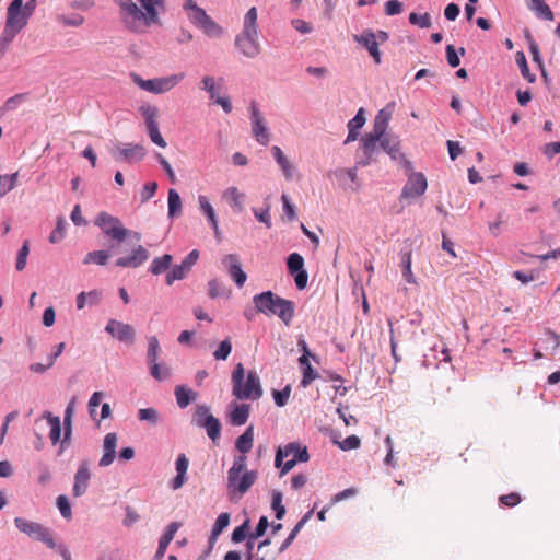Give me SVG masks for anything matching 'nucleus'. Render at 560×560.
Listing matches in <instances>:
<instances>
[{"label": "nucleus", "instance_id": "1", "mask_svg": "<svg viewBox=\"0 0 560 560\" xmlns=\"http://www.w3.org/2000/svg\"><path fill=\"white\" fill-rule=\"evenodd\" d=\"M120 19L132 33L143 34L152 25L160 23V9L163 0H117Z\"/></svg>", "mask_w": 560, "mask_h": 560}, {"label": "nucleus", "instance_id": "2", "mask_svg": "<svg viewBox=\"0 0 560 560\" xmlns=\"http://www.w3.org/2000/svg\"><path fill=\"white\" fill-rule=\"evenodd\" d=\"M37 7V0H28L25 4L23 0H13L7 10V19L3 33L0 37V49L5 50L13 38L28 23Z\"/></svg>", "mask_w": 560, "mask_h": 560}, {"label": "nucleus", "instance_id": "3", "mask_svg": "<svg viewBox=\"0 0 560 560\" xmlns=\"http://www.w3.org/2000/svg\"><path fill=\"white\" fill-rule=\"evenodd\" d=\"M244 366L237 363L232 372L233 395L237 399H258L262 395L260 381L256 372L249 371L244 383Z\"/></svg>", "mask_w": 560, "mask_h": 560}, {"label": "nucleus", "instance_id": "4", "mask_svg": "<svg viewBox=\"0 0 560 560\" xmlns=\"http://www.w3.org/2000/svg\"><path fill=\"white\" fill-rule=\"evenodd\" d=\"M310 459L306 447H301L299 443H289L283 448L279 447L276 454L275 464L282 467L281 476L289 472L298 462H307Z\"/></svg>", "mask_w": 560, "mask_h": 560}, {"label": "nucleus", "instance_id": "5", "mask_svg": "<svg viewBox=\"0 0 560 560\" xmlns=\"http://www.w3.org/2000/svg\"><path fill=\"white\" fill-rule=\"evenodd\" d=\"M132 79L133 82L142 90L154 94H162L171 91L177 84H179L185 79V73L179 72L168 77L155 78L150 80H144L140 78L138 74H132Z\"/></svg>", "mask_w": 560, "mask_h": 560}, {"label": "nucleus", "instance_id": "6", "mask_svg": "<svg viewBox=\"0 0 560 560\" xmlns=\"http://www.w3.org/2000/svg\"><path fill=\"white\" fill-rule=\"evenodd\" d=\"M94 223L102 230L104 235L117 243H122L130 233L117 217L107 212L98 213Z\"/></svg>", "mask_w": 560, "mask_h": 560}, {"label": "nucleus", "instance_id": "7", "mask_svg": "<svg viewBox=\"0 0 560 560\" xmlns=\"http://www.w3.org/2000/svg\"><path fill=\"white\" fill-rule=\"evenodd\" d=\"M257 479L255 470L244 471L241 475L228 476V490L230 498H241L245 494Z\"/></svg>", "mask_w": 560, "mask_h": 560}, {"label": "nucleus", "instance_id": "8", "mask_svg": "<svg viewBox=\"0 0 560 560\" xmlns=\"http://www.w3.org/2000/svg\"><path fill=\"white\" fill-rule=\"evenodd\" d=\"M14 523H15L16 527L21 532L25 533L26 535L32 536L39 541H43L49 548L56 547V544H55V540H54L51 534L42 524L36 523V522H31V521H27L22 517H15Z\"/></svg>", "mask_w": 560, "mask_h": 560}, {"label": "nucleus", "instance_id": "9", "mask_svg": "<svg viewBox=\"0 0 560 560\" xmlns=\"http://www.w3.org/2000/svg\"><path fill=\"white\" fill-rule=\"evenodd\" d=\"M235 46L247 58H256L261 52L259 34L240 33L235 36Z\"/></svg>", "mask_w": 560, "mask_h": 560}, {"label": "nucleus", "instance_id": "10", "mask_svg": "<svg viewBox=\"0 0 560 560\" xmlns=\"http://www.w3.org/2000/svg\"><path fill=\"white\" fill-rule=\"evenodd\" d=\"M383 135L375 132L365 133L361 139V149L363 158L358 161V165L368 166L374 160V155L378 152L382 143Z\"/></svg>", "mask_w": 560, "mask_h": 560}, {"label": "nucleus", "instance_id": "11", "mask_svg": "<svg viewBox=\"0 0 560 560\" xmlns=\"http://www.w3.org/2000/svg\"><path fill=\"white\" fill-rule=\"evenodd\" d=\"M252 133L256 141L261 145H267L270 141V133L266 126L265 119L256 105L250 107Z\"/></svg>", "mask_w": 560, "mask_h": 560}, {"label": "nucleus", "instance_id": "12", "mask_svg": "<svg viewBox=\"0 0 560 560\" xmlns=\"http://www.w3.org/2000/svg\"><path fill=\"white\" fill-rule=\"evenodd\" d=\"M428 187V182L422 173H411L401 191V198H417L422 196Z\"/></svg>", "mask_w": 560, "mask_h": 560}, {"label": "nucleus", "instance_id": "13", "mask_svg": "<svg viewBox=\"0 0 560 560\" xmlns=\"http://www.w3.org/2000/svg\"><path fill=\"white\" fill-rule=\"evenodd\" d=\"M199 258V252L197 249L191 250L182 264L176 265L166 275L165 281L168 285H172L174 281L182 280L190 271L191 267L197 262Z\"/></svg>", "mask_w": 560, "mask_h": 560}, {"label": "nucleus", "instance_id": "14", "mask_svg": "<svg viewBox=\"0 0 560 560\" xmlns=\"http://www.w3.org/2000/svg\"><path fill=\"white\" fill-rule=\"evenodd\" d=\"M222 265L225 267L229 276L234 281V283L238 288H242L247 280V275L242 269V265H241L238 255H236V254L225 255L222 258Z\"/></svg>", "mask_w": 560, "mask_h": 560}, {"label": "nucleus", "instance_id": "15", "mask_svg": "<svg viewBox=\"0 0 560 560\" xmlns=\"http://www.w3.org/2000/svg\"><path fill=\"white\" fill-rule=\"evenodd\" d=\"M105 331L121 342L131 345L135 341L136 332L133 327L129 324H125L116 319H109L105 327Z\"/></svg>", "mask_w": 560, "mask_h": 560}, {"label": "nucleus", "instance_id": "16", "mask_svg": "<svg viewBox=\"0 0 560 560\" xmlns=\"http://www.w3.org/2000/svg\"><path fill=\"white\" fill-rule=\"evenodd\" d=\"M381 149H383L394 161H399L407 171L411 170V162L400 152V141L396 137L384 135Z\"/></svg>", "mask_w": 560, "mask_h": 560}, {"label": "nucleus", "instance_id": "17", "mask_svg": "<svg viewBox=\"0 0 560 560\" xmlns=\"http://www.w3.org/2000/svg\"><path fill=\"white\" fill-rule=\"evenodd\" d=\"M91 475L92 474L88 460L81 462L74 475V483L72 488V494L75 498L82 497L86 493L91 480Z\"/></svg>", "mask_w": 560, "mask_h": 560}, {"label": "nucleus", "instance_id": "18", "mask_svg": "<svg viewBox=\"0 0 560 560\" xmlns=\"http://www.w3.org/2000/svg\"><path fill=\"white\" fill-rule=\"evenodd\" d=\"M353 39L369 50L375 63L381 62V51L378 49V42L376 40L375 33H373L371 30H366L360 35H354Z\"/></svg>", "mask_w": 560, "mask_h": 560}, {"label": "nucleus", "instance_id": "19", "mask_svg": "<svg viewBox=\"0 0 560 560\" xmlns=\"http://www.w3.org/2000/svg\"><path fill=\"white\" fill-rule=\"evenodd\" d=\"M148 250L143 246L139 245L132 250L131 255L118 258L115 264L117 267L137 268L148 260Z\"/></svg>", "mask_w": 560, "mask_h": 560}, {"label": "nucleus", "instance_id": "20", "mask_svg": "<svg viewBox=\"0 0 560 560\" xmlns=\"http://www.w3.org/2000/svg\"><path fill=\"white\" fill-rule=\"evenodd\" d=\"M144 155L145 150L140 144H129L125 148H118L114 153L116 160L129 163L139 162L144 158Z\"/></svg>", "mask_w": 560, "mask_h": 560}, {"label": "nucleus", "instance_id": "21", "mask_svg": "<svg viewBox=\"0 0 560 560\" xmlns=\"http://www.w3.org/2000/svg\"><path fill=\"white\" fill-rule=\"evenodd\" d=\"M117 441L118 436L114 432L107 433L105 435L103 442L104 454L98 462L101 467H107L113 464L116 456Z\"/></svg>", "mask_w": 560, "mask_h": 560}, {"label": "nucleus", "instance_id": "22", "mask_svg": "<svg viewBox=\"0 0 560 560\" xmlns=\"http://www.w3.org/2000/svg\"><path fill=\"white\" fill-rule=\"evenodd\" d=\"M271 315H277L287 326L291 324L294 317V304L278 295Z\"/></svg>", "mask_w": 560, "mask_h": 560}, {"label": "nucleus", "instance_id": "23", "mask_svg": "<svg viewBox=\"0 0 560 560\" xmlns=\"http://www.w3.org/2000/svg\"><path fill=\"white\" fill-rule=\"evenodd\" d=\"M278 295L271 291H266L260 294H256L253 298V302L258 312L264 313L266 315H271L273 310V304L276 303Z\"/></svg>", "mask_w": 560, "mask_h": 560}, {"label": "nucleus", "instance_id": "24", "mask_svg": "<svg viewBox=\"0 0 560 560\" xmlns=\"http://www.w3.org/2000/svg\"><path fill=\"white\" fill-rule=\"evenodd\" d=\"M184 9L188 11L189 21L198 28L209 18L207 12L202 8L198 7L194 0H186Z\"/></svg>", "mask_w": 560, "mask_h": 560}, {"label": "nucleus", "instance_id": "25", "mask_svg": "<svg viewBox=\"0 0 560 560\" xmlns=\"http://www.w3.org/2000/svg\"><path fill=\"white\" fill-rule=\"evenodd\" d=\"M189 460L185 454H179L176 459V477L172 480V488L177 490L183 487L186 481V472L188 469Z\"/></svg>", "mask_w": 560, "mask_h": 560}, {"label": "nucleus", "instance_id": "26", "mask_svg": "<svg viewBox=\"0 0 560 560\" xmlns=\"http://www.w3.org/2000/svg\"><path fill=\"white\" fill-rule=\"evenodd\" d=\"M271 153H272L275 160L277 161V163L279 164V166L283 173V176L288 180L292 179L294 166L287 159V156L284 155L282 150L279 147L275 145L271 148Z\"/></svg>", "mask_w": 560, "mask_h": 560}, {"label": "nucleus", "instance_id": "27", "mask_svg": "<svg viewBox=\"0 0 560 560\" xmlns=\"http://www.w3.org/2000/svg\"><path fill=\"white\" fill-rule=\"evenodd\" d=\"M223 198L230 203L232 209L236 212H241L244 209L245 195L241 192L236 187H229L223 192Z\"/></svg>", "mask_w": 560, "mask_h": 560}, {"label": "nucleus", "instance_id": "28", "mask_svg": "<svg viewBox=\"0 0 560 560\" xmlns=\"http://www.w3.org/2000/svg\"><path fill=\"white\" fill-rule=\"evenodd\" d=\"M392 112L393 108H390V106H387L377 113V115L374 118L372 132L383 136L386 135V129L388 126V121L392 117Z\"/></svg>", "mask_w": 560, "mask_h": 560}, {"label": "nucleus", "instance_id": "29", "mask_svg": "<svg viewBox=\"0 0 560 560\" xmlns=\"http://www.w3.org/2000/svg\"><path fill=\"white\" fill-rule=\"evenodd\" d=\"M392 112L393 108H390V106H387L377 113V115L374 118L372 132L383 136L386 135V129L388 126V121L392 117Z\"/></svg>", "mask_w": 560, "mask_h": 560}, {"label": "nucleus", "instance_id": "30", "mask_svg": "<svg viewBox=\"0 0 560 560\" xmlns=\"http://www.w3.org/2000/svg\"><path fill=\"white\" fill-rule=\"evenodd\" d=\"M179 528V524L176 523V522H172L171 524H168L165 533L163 534V536L161 537L160 541H159V547H158V550H156V557H163L170 542L173 540L176 532L178 530Z\"/></svg>", "mask_w": 560, "mask_h": 560}, {"label": "nucleus", "instance_id": "31", "mask_svg": "<svg viewBox=\"0 0 560 560\" xmlns=\"http://www.w3.org/2000/svg\"><path fill=\"white\" fill-rule=\"evenodd\" d=\"M258 11L252 7L243 18V28L240 33L258 34Z\"/></svg>", "mask_w": 560, "mask_h": 560}, {"label": "nucleus", "instance_id": "32", "mask_svg": "<svg viewBox=\"0 0 560 560\" xmlns=\"http://www.w3.org/2000/svg\"><path fill=\"white\" fill-rule=\"evenodd\" d=\"M232 291L230 288H228L221 280L219 279H211L208 282V295L211 299H218V298H230Z\"/></svg>", "mask_w": 560, "mask_h": 560}, {"label": "nucleus", "instance_id": "33", "mask_svg": "<svg viewBox=\"0 0 560 560\" xmlns=\"http://www.w3.org/2000/svg\"><path fill=\"white\" fill-rule=\"evenodd\" d=\"M527 5L538 16H541L547 21L555 20V15H553L551 9L549 8V5L546 4L545 0H530V3H528Z\"/></svg>", "mask_w": 560, "mask_h": 560}, {"label": "nucleus", "instance_id": "34", "mask_svg": "<svg viewBox=\"0 0 560 560\" xmlns=\"http://www.w3.org/2000/svg\"><path fill=\"white\" fill-rule=\"evenodd\" d=\"M253 441L254 430L253 427H248L246 431L237 438L235 446L242 454H246L252 450Z\"/></svg>", "mask_w": 560, "mask_h": 560}, {"label": "nucleus", "instance_id": "35", "mask_svg": "<svg viewBox=\"0 0 560 560\" xmlns=\"http://www.w3.org/2000/svg\"><path fill=\"white\" fill-rule=\"evenodd\" d=\"M205 35L219 38L223 35L224 30L221 25H219L210 15L209 18L200 25L199 27Z\"/></svg>", "mask_w": 560, "mask_h": 560}, {"label": "nucleus", "instance_id": "36", "mask_svg": "<svg viewBox=\"0 0 560 560\" xmlns=\"http://www.w3.org/2000/svg\"><path fill=\"white\" fill-rule=\"evenodd\" d=\"M172 261L173 257L170 254H164L163 256L155 257L151 262L150 271L153 275H161L170 268Z\"/></svg>", "mask_w": 560, "mask_h": 560}, {"label": "nucleus", "instance_id": "37", "mask_svg": "<svg viewBox=\"0 0 560 560\" xmlns=\"http://www.w3.org/2000/svg\"><path fill=\"white\" fill-rule=\"evenodd\" d=\"M249 417V406L248 405H240L236 406L230 416L231 423L233 425H243L247 422Z\"/></svg>", "mask_w": 560, "mask_h": 560}, {"label": "nucleus", "instance_id": "38", "mask_svg": "<svg viewBox=\"0 0 560 560\" xmlns=\"http://www.w3.org/2000/svg\"><path fill=\"white\" fill-rule=\"evenodd\" d=\"M230 514L229 513H221L218 518L215 520V523L212 527L211 535H210V542L217 541L218 537L221 535V533L229 526L230 524Z\"/></svg>", "mask_w": 560, "mask_h": 560}, {"label": "nucleus", "instance_id": "39", "mask_svg": "<svg viewBox=\"0 0 560 560\" xmlns=\"http://www.w3.org/2000/svg\"><path fill=\"white\" fill-rule=\"evenodd\" d=\"M175 396L180 408H186L191 400L196 399V393L185 386H177L175 388Z\"/></svg>", "mask_w": 560, "mask_h": 560}, {"label": "nucleus", "instance_id": "40", "mask_svg": "<svg viewBox=\"0 0 560 560\" xmlns=\"http://www.w3.org/2000/svg\"><path fill=\"white\" fill-rule=\"evenodd\" d=\"M207 430L208 436L215 442L220 438L221 432V423L220 421L214 417H208L207 420L201 425Z\"/></svg>", "mask_w": 560, "mask_h": 560}, {"label": "nucleus", "instance_id": "41", "mask_svg": "<svg viewBox=\"0 0 560 560\" xmlns=\"http://www.w3.org/2000/svg\"><path fill=\"white\" fill-rule=\"evenodd\" d=\"M48 424L50 427L49 438L52 444H57L61 435V423L59 417L52 416L50 412L46 415Z\"/></svg>", "mask_w": 560, "mask_h": 560}, {"label": "nucleus", "instance_id": "42", "mask_svg": "<svg viewBox=\"0 0 560 560\" xmlns=\"http://www.w3.org/2000/svg\"><path fill=\"white\" fill-rule=\"evenodd\" d=\"M109 256L110 255H109V253L107 250L90 252L84 257L83 264L84 265L96 264V265H100V266H104V265H106Z\"/></svg>", "mask_w": 560, "mask_h": 560}, {"label": "nucleus", "instance_id": "43", "mask_svg": "<svg viewBox=\"0 0 560 560\" xmlns=\"http://www.w3.org/2000/svg\"><path fill=\"white\" fill-rule=\"evenodd\" d=\"M160 351H161V348H160L159 339L155 336L149 337L148 338V351H147V361H148L149 365L154 362H158Z\"/></svg>", "mask_w": 560, "mask_h": 560}, {"label": "nucleus", "instance_id": "44", "mask_svg": "<svg viewBox=\"0 0 560 560\" xmlns=\"http://www.w3.org/2000/svg\"><path fill=\"white\" fill-rule=\"evenodd\" d=\"M182 212V200L175 189L168 190V215L175 217Z\"/></svg>", "mask_w": 560, "mask_h": 560}, {"label": "nucleus", "instance_id": "45", "mask_svg": "<svg viewBox=\"0 0 560 560\" xmlns=\"http://www.w3.org/2000/svg\"><path fill=\"white\" fill-rule=\"evenodd\" d=\"M149 369H150V374L156 381H164L171 376V369L165 364L154 362L149 365Z\"/></svg>", "mask_w": 560, "mask_h": 560}, {"label": "nucleus", "instance_id": "46", "mask_svg": "<svg viewBox=\"0 0 560 560\" xmlns=\"http://www.w3.org/2000/svg\"><path fill=\"white\" fill-rule=\"evenodd\" d=\"M139 112L143 116L147 127L158 124L156 117L159 110L155 106L143 104L139 107Z\"/></svg>", "mask_w": 560, "mask_h": 560}, {"label": "nucleus", "instance_id": "47", "mask_svg": "<svg viewBox=\"0 0 560 560\" xmlns=\"http://www.w3.org/2000/svg\"><path fill=\"white\" fill-rule=\"evenodd\" d=\"M401 265H402V277H404V279L408 283L415 284L416 283V278H415V276L412 273V270H411V265H412L411 252H407V253L402 254Z\"/></svg>", "mask_w": 560, "mask_h": 560}, {"label": "nucleus", "instance_id": "48", "mask_svg": "<svg viewBox=\"0 0 560 560\" xmlns=\"http://www.w3.org/2000/svg\"><path fill=\"white\" fill-rule=\"evenodd\" d=\"M515 60H516L517 66L521 69L522 75L528 82H530V83L535 82L536 77L533 73H530L527 61H526V57L523 51L516 52Z\"/></svg>", "mask_w": 560, "mask_h": 560}, {"label": "nucleus", "instance_id": "49", "mask_svg": "<svg viewBox=\"0 0 560 560\" xmlns=\"http://www.w3.org/2000/svg\"><path fill=\"white\" fill-rule=\"evenodd\" d=\"M27 98L26 93H20L15 94L11 97H9L4 104L2 105L1 109L4 113L13 112Z\"/></svg>", "mask_w": 560, "mask_h": 560}, {"label": "nucleus", "instance_id": "50", "mask_svg": "<svg viewBox=\"0 0 560 560\" xmlns=\"http://www.w3.org/2000/svg\"><path fill=\"white\" fill-rule=\"evenodd\" d=\"M66 225H67L66 220L62 217H59L57 219L56 229L51 232V234L49 236V242L51 244H57L65 238Z\"/></svg>", "mask_w": 560, "mask_h": 560}, {"label": "nucleus", "instance_id": "51", "mask_svg": "<svg viewBox=\"0 0 560 560\" xmlns=\"http://www.w3.org/2000/svg\"><path fill=\"white\" fill-rule=\"evenodd\" d=\"M16 182L18 173L5 175L4 177L0 175V197L11 191L16 186Z\"/></svg>", "mask_w": 560, "mask_h": 560}, {"label": "nucleus", "instance_id": "52", "mask_svg": "<svg viewBox=\"0 0 560 560\" xmlns=\"http://www.w3.org/2000/svg\"><path fill=\"white\" fill-rule=\"evenodd\" d=\"M288 270L291 275H294L295 272L300 270H304V259L303 257L298 253H292L289 255L287 260Z\"/></svg>", "mask_w": 560, "mask_h": 560}, {"label": "nucleus", "instance_id": "53", "mask_svg": "<svg viewBox=\"0 0 560 560\" xmlns=\"http://www.w3.org/2000/svg\"><path fill=\"white\" fill-rule=\"evenodd\" d=\"M409 22L412 25H418L421 28H429L432 25L431 16L429 13L418 14L416 12H411L409 14Z\"/></svg>", "mask_w": 560, "mask_h": 560}, {"label": "nucleus", "instance_id": "54", "mask_svg": "<svg viewBox=\"0 0 560 560\" xmlns=\"http://www.w3.org/2000/svg\"><path fill=\"white\" fill-rule=\"evenodd\" d=\"M138 418L154 425L159 422V411L155 408H141L138 411Z\"/></svg>", "mask_w": 560, "mask_h": 560}, {"label": "nucleus", "instance_id": "55", "mask_svg": "<svg viewBox=\"0 0 560 560\" xmlns=\"http://www.w3.org/2000/svg\"><path fill=\"white\" fill-rule=\"evenodd\" d=\"M271 508L276 512V517L281 520L285 514V508L282 504V493L280 491H273Z\"/></svg>", "mask_w": 560, "mask_h": 560}, {"label": "nucleus", "instance_id": "56", "mask_svg": "<svg viewBox=\"0 0 560 560\" xmlns=\"http://www.w3.org/2000/svg\"><path fill=\"white\" fill-rule=\"evenodd\" d=\"M28 254H30V243H28V241H25L18 253L16 270L22 271L25 269Z\"/></svg>", "mask_w": 560, "mask_h": 560}, {"label": "nucleus", "instance_id": "57", "mask_svg": "<svg viewBox=\"0 0 560 560\" xmlns=\"http://www.w3.org/2000/svg\"><path fill=\"white\" fill-rule=\"evenodd\" d=\"M57 20L65 26L79 27L84 23V18L81 14H73L71 16L58 15Z\"/></svg>", "mask_w": 560, "mask_h": 560}, {"label": "nucleus", "instance_id": "58", "mask_svg": "<svg viewBox=\"0 0 560 560\" xmlns=\"http://www.w3.org/2000/svg\"><path fill=\"white\" fill-rule=\"evenodd\" d=\"M246 470V456L240 455L234 458L232 467L228 471V476L241 475Z\"/></svg>", "mask_w": 560, "mask_h": 560}, {"label": "nucleus", "instance_id": "59", "mask_svg": "<svg viewBox=\"0 0 560 560\" xmlns=\"http://www.w3.org/2000/svg\"><path fill=\"white\" fill-rule=\"evenodd\" d=\"M56 504H57V508L60 511V514L65 518L70 520L72 517L71 505H70L69 500H68V498L66 495L60 494L57 498Z\"/></svg>", "mask_w": 560, "mask_h": 560}, {"label": "nucleus", "instance_id": "60", "mask_svg": "<svg viewBox=\"0 0 560 560\" xmlns=\"http://www.w3.org/2000/svg\"><path fill=\"white\" fill-rule=\"evenodd\" d=\"M231 351H232V343H231L230 339H225L219 345L218 349L213 352V357L217 360H226L228 357L230 355Z\"/></svg>", "mask_w": 560, "mask_h": 560}, {"label": "nucleus", "instance_id": "61", "mask_svg": "<svg viewBox=\"0 0 560 560\" xmlns=\"http://www.w3.org/2000/svg\"><path fill=\"white\" fill-rule=\"evenodd\" d=\"M147 129H148V133L150 136V139H151V141L153 143H155L156 145H159L161 148H165L166 147V141L162 137V135H161V132L159 130V125L158 124L152 125V126H148Z\"/></svg>", "mask_w": 560, "mask_h": 560}, {"label": "nucleus", "instance_id": "62", "mask_svg": "<svg viewBox=\"0 0 560 560\" xmlns=\"http://www.w3.org/2000/svg\"><path fill=\"white\" fill-rule=\"evenodd\" d=\"M290 394V386H285L282 390H273L272 396L276 405L279 407L285 406L289 400Z\"/></svg>", "mask_w": 560, "mask_h": 560}, {"label": "nucleus", "instance_id": "63", "mask_svg": "<svg viewBox=\"0 0 560 560\" xmlns=\"http://www.w3.org/2000/svg\"><path fill=\"white\" fill-rule=\"evenodd\" d=\"M249 528V520H246L242 525L234 528L232 533V541L241 542L246 538L247 530Z\"/></svg>", "mask_w": 560, "mask_h": 560}, {"label": "nucleus", "instance_id": "64", "mask_svg": "<svg viewBox=\"0 0 560 560\" xmlns=\"http://www.w3.org/2000/svg\"><path fill=\"white\" fill-rule=\"evenodd\" d=\"M201 89L207 91L210 94V98L215 101L217 91H215V80L213 77L206 75L201 80Z\"/></svg>", "mask_w": 560, "mask_h": 560}]
</instances>
